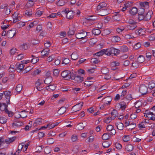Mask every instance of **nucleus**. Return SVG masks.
I'll list each match as a JSON object with an SVG mask.
<instances>
[{
	"label": "nucleus",
	"instance_id": "27",
	"mask_svg": "<svg viewBox=\"0 0 155 155\" xmlns=\"http://www.w3.org/2000/svg\"><path fill=\"white\" fill-rule=\"evenodd\" d=\"M75 78L74 74L73 73H70L68 75V76L67 77V80H69L70 79L72 80H74Z\"/></svg>",
	"mask_w": 155,
	"mask_h": 155
},
{
	"label": "nucleus",
	"instance_id": "18",
	"mask_svg": "<svg viewBox=\"0 0 155 155\" xmlns=\"http://www.w3.org/2000/svg\"><path fill=\"white\" fill-rule=\"evenodd\" d=\"M118 129L120 130H122L124 128V126L123 124L121 122L117 123L115 124Z\"/></svg>",
	"mask_w": 155,
	"mask_h": 155
},
{
	"label": "nucleus",
	"instance_id": "16",
	"mask_svg": "<svg viewBox=\"0 0 155 155\" xmlns=\"http://www.w3.org/2000/svg\"><path fill=\"white\" fill-rule=\"evenodd\" d=\"M69 72V71L68 70L63 71L61 74L62 77L65 78V79L67 80V77L68 76Z\"/></svg>",
	"mask_w": 155,
	"mask_h": 155
},
{
	"label": "nucleus",
	"instance_id": "29",
	"mask_svg": "<svg viewBox=\"0 0 155 155\" xmlns=\"http://www.w3.org/2000/svg\"><path fill=\"white\" fill-rule=\"evenodd\" d=\"M49 49L47 48L43 49L41 52V55L43 56H46L48 54Z\"/></svg>",
	"mask_w": 155,
	"mask_h": 155
},
{
	"label": "nucleus",
	"instance_id": "42",
	"mask_svg": "<svg viewBox=\"0 0 155 155\" xmlns=\"http://www.w3.org/2000/svg\"><path fill=\"white\" fill-rule=\"evenodd\" d=\"M105 49H102L99 52H97L95 54L98 56H100L105 54Z\"/></svg>",
	"mask_w": 155,
	"mask_h": 155
},
{
	"label": "nucleus",
	"instance_id": "22",
	"mask_svg": "<svg viewBox=\"0 0 155 155\" xmlns=\"http://www.w3.org/2000/svg\"><path fill=\"white\" fill-rule=\"evenodd\" d=\"M127 27L128 29L133 30L137 27V25L136 24H134L127 25Z\"/></svg>",
	"mask_w": 155,
	"mask_h": 155
},
{
	"label": "nucleus",
	"instance_id": "6",
	"mask_svg": "<svg viewBox=\"0 0 155 155\" xmlns=\"http://www.w3.org/2000/svg\"><path fill=\"white\" fill-rule=\"evenodd\" d=\"M88 32H87L85 31H83L81 33H78L76 34V37L77 39H81L85 38L87 35V34Z\"/></svg>",
	"mask_w": 155,
	"mask_h": 155
},
{
	"label": "nucleus",
	"instance_id": "50",
	"mask_svg": "<svg viewBox=\"0 0 155 155\" xmlns=\"http://www.w3.org/2000/svg\"><path fill=\"white\" fill-rule=\"evenodd\" d=\"M32 57L33 58L31 60V62L33 64H35L39 60V59L36 58L35 56L33 55H32Z\"/></svg>",
	"mask_w": 155,
	"mask_h": 155
},
{
	"label": "nucleus",
	"instance_id": "7",
	"mask_svg": "<svg viewBox=\"0 0 155 155\" xmlns=\"http://www.w3.org/2000/svg\"><path fill=\"white\" fill-rule=\"evenodd\" d=\"M16 33V29L14 28L8 31L7 33V35L8 38H12L14 36Z\"/></svg>",
	"mask_w": 155,
	"mask_h": 155
},
{
	"label": "nucleus",
	"instance_id": "59",
	"mask_svg": "<svg viewBox=\"0 0 155 155\" xmlns=\"http://www.w3.org/2000/svg\"><path fill=\"white\" fill-rule=\"evenodd\" d=\"M59 70L58 69H55L53 71V74L54 76L57 77L59 74Z\"/></svg>",
	"mask_w": 155,
	"mask_h": 155
},
{
	"label": "nucleus",
	"instance_id": "52",
	"mask_svg": "<svg viewBox=\"0 0 155 155\" xmlns=\"http://www.w3.org/2000/svg\"><path fill=\"white\" fill-rule=\"evenodd\" d=\"M51 149L50 147H46L44 149V152L46 154H48L51 153Z\"/></svg>",
	"mask_w": 155,
	"mask_h": 155
},
{
	"label": "nucleus",
	"instance_id": "48",
	"mask_svg": "<svg viewBox=\"0 0 155 155\" xmlns=\"http://www.w3.org/2000/svg\"><path fill=\"white\" fill-rule=\"evenodd\" d=\"M65 3V2L64 0H59L57 3V5L59 6H62L64 5Z\"/></svg>",
	"mask_w": 155,
	"mask_h": 155
},
{
	"label": "nucleus",
	"instance_id": "24",
	"mask_svg": "<svg viewBox=\"0 0 155 155\" xmlns=\"http://www.w3.org/2000/svg\"><path fill=\"white\" fill-rule=\"evenodd\" d=\"M34 5V3L33 1L31 0H28L25 6L27 8H30L33 6Z\"/></svg>",
	"mask_w": 155,
	"mask_h": 155
},
{
	"label": "nucleus",
	"instance_id": "57",
	"mask_svg": "<svg viewBox=\"0 0 155 155\" xmlns=\"http://www.w3.org/2000/svg\"><path fill=\"white\" fill-rule=\"evenodd\" d=\"M23 147V145L22 144H20L18 146V149L16 151V153H18V154H19V153L20 152V151L21 150Z\"/></svg>",
	"mask_w": 155,
	"mask_h": 155
},
{
	"label": "nucleus",
	"instance_id": "45",
	"mask_svg": "<svg viewBox=\"0 0 155 155\" xmlns=\"http://www.w3.org/2000/svg\"><path fill=\"white\" fill-rule=\"evenodd\" d=\"M77 127L79 130H81L84 128V126L83 125V123H80L77 125Z\"/></svg>",
	"mask_w": 155,
	"mask_h": 155
},
{
	"label": "nucleus",
	"instance_id": "12",
	"mask_svg": "<svg viewBox=\"0 0 155 155\" xmlns=\"http://www.w3.org/2000/svg\"><path fill=\"white\" fill-rule=\"evenodd\" d=\"M75 31V29L74 27V25H72L71 27L70 28L68 32V34L69 36H71L73 35Z\"/></svg>",
	"mask_w": 155,
	"mask_h": 155
},
{
	"label": "nucleus",
	"instance_id": "35",
	"mask_svg": "<svg viewBox=\"0 0 155 155\" xmlns=\"http://www.w3.org/2000/svg\"><path fill=\"white\" fill-rule=\"evenodd\" d=\"M111 115L114 116L113 119H114L118 115L117 111L115 110H113L111 113Z\"/></svg>",
	"mask_w": 155,
	"mask_h": 155
},
{
	"label": "nucleus",
	"instance_id": "26",
	"mask_svg": "<svg viewBox=\"0 0 155 155\" xmlns=\"http://www.w3.org/2000/svg\"><path fill=\"white\" fill-rule=\"evenodd\" d=\"M105 103L106 104H108L110 103L112 100V97L110 96H108L106 98H104Z\"/></svg>",
	"mask_w": 155,
	"mask_h": 155
},
{
	"label": "nucleus",
	"instance_id": "1",
	"mask_svg": "<svg viewBox=\"0 0 155 155\" xmlns=\"http://www.w3.org/2000/svg\"><path fill=\"white\" fill-rule=\"evenodd\" d=\"M7 105L5 103L1 104L0 103V110H4L5 112L8 114L9 117H11L13 115V113L11 111H8L7 109Z\"/></svg>",
	"mask_w": 155,
	"mask_h": 155
},
{
	"label": "nucleus",
	"instance_id": "3",
	"mask_svg": "<svg viewBox=\"0 0 155 155\" xmlns=\"http://www.w3.org/2000/svg\"><path fill=\"white\" fill-rule=\"evenodd\" d=\"M139 90L142 95H145L147 93L148 89L145 85L142 84L140 86Z\"/></svg>",
	"mask_w": 155,
	"mask_h": 155
},
{
	"label": "nucleus",
	"instance_id": "58",
	"mask_svg": "<svg viewBox=\"0 0 155 155\" xmlns=\"http://www.w3.org/2000/svg\"><path fill=\"white\" fill-rule=\"evenodd\" d=\"M71 139L73 142L76 141L78 140L77 136L75 134L72 135L71 137Z\"/></svg>",
	"mask_w": 155,
	"mask_h": 155
},
{
	"label": "nucleus",
	"instance_id": "32",
	"mask_svg": "<svg viewBox=\"0 0 155 155\" xmlns=\"http://www.w3.org/2000/svg\"><path fill=\"white\" fill-rule=\"evenodd\" d=\"M145 58L144 57L140 55L138 58L137 61L139 63H142L144 61Z\"/></svg>",
	"mask_w": 155,
	"mask_h": 155
},
{
	"label": "nucleus",
	"instance_id": "47",
	"mask_svg": "<svg viewBox=\"0 0 155 155\" xmlns=\"http://www.w3.org/2000/svg\"><path fill=\"white\" fill-rule=\"evenodd\" d=\"M112 120H113V118H112L111 117H109L104 120V122L108 124L110 123Z\"/></svg>",
	"mask_w": 155,
	"mask_h": 155
},
{
	"label": "nucleus",
	"instance_id": "21",
	"mask_svg": "<svg viewBox=\"0 0 155 155\" xmlns=\"http://www.w3.org/2000/svg\"><path fill=\"white\" fill-rule=\"evenodd\" d=\"M52 81V77L50 76L46 78L44 80V83L46 84H50Z\"/></svg>",
	"mask_w": 155,
	"mask_h": 155
},
{
	"label": "nucleus",
	"instance_id": "5",
	"mask_svg": "<svg viewBox=\"0 0 155 155\" xmlns=\"http://www.w3.org/2000/svg\"><path fill=\"white\" fill-rule=\"evenodd\" d=\"M83 102H81L78 104L74 106L72 108L71 110L73 111L76 112L80 110L83 106Z\"/></svg>",
	"mask_w": 155,
	"mask_h": 155
},
{
	"label": "nucleus",
	"instance_id": "36",
	"mask_svg": "<svg viewBox=\"0 0 155 155\" xmlns=\"http://www.w3.org/2000/svg\"><path fill=\"white\" fill-rule=\"evenodd\" d=\"M32 14L33 12L31 9H28L25 11V15L28 17H30Z\"/></svg>",
	"mask_w": 155,
	"mask_h": 155
},
{
	"label": "nucleus",
	"instance_id": "43",
	"mask_svg": "<svg viewBox=\"0 0 155 155\" xmlns=\"http://www.w3.org/2000/svg\"><path fill=\"white\" fill-rule=\"evenodd\" d=\"M111 143H110L107 141H105L102 143V146L104 148H108L110 145Z\"/></svg>",
	"mask_w": 155,
	"mask_h": 155
},
{
	"label": "nucleus",
	"instance_id": "20",
	"mask_svg": "<svg viewBox=\"0 0 155 155\" xmlns=\"http://www.w3.org/2000/svg\"><path fill=\"white\" fill-rule=\"evenodd\" d=\"M148 2H141L140 3V5L141 7V8H144V9L148 8Z\"/></svg>",
	"mask_w": 155,
	"mask_h": 155
},
{
	"label": "nucleus",
	"instance_id": "8",
	"mask_svg": "<svg viewBox=\"0 0 155 155\" xmlns=\"http://www.w3.org/2000/svg\"><path fill=\"white\" fill-rule=\"evenodd\" d=\"M12 124L13 127L16 128L22 126L24 124V123L22 121L17 120L15 121Z\"/></svg>",
	"mask_w": 155,
	"mask_h": 155
},
{
	"label": "nucleus",
	"instance_id": "60",
	"mask_svg": "<svg viewBox=\"0 0 155 155\" xmlns=\"http://www.w3.org/2000/svg\"><path fill=\"white\" fill-rule=\"evenodd\" d=\"M20 48L22 50H26L28 48V46L25 43L21 45L20 46Z\"/></svg>",
	"mask_w": 155,
	"mask_h": 155
},
{
	"label": "nucleus",
	"instance_id": "38",
	"mask_svg": "<svg viewBox=\"0 0 155 155\" xmlns=\"http://www.w3.org/2000/svg\"><path fill=\"white\" fill-rule=\"evenodd\" d=\"M151 17V12H147L146 16H145V20L147 21L150 20Z\"/></svg>",
	"mask_w": 155,
	"mask_h": 155
},
{
	"label": "nucleus",
	"instance_id": "44",
	"mask_svg": "<svg viewBox=\"0 0 155 155\" xmlns=\"http://www.w3.org/2000/svg\"><path fill=\"white\" fill-rule=\"evenodd\" d=\"M155 87V83L151 81L149 83L148 87L150 89H152Z\"/></svg>",
	"mask_w": 155,
	"mask_h": 155
},
{
	"label": "nucleus",
	"instance_id": "33",
	"mask_svg": "<svg viewBox=\"0 0 155 155\" xmlns=\"http://www.w3.org/2000/svg\"><path fill=\"white\" fill-rule=\"evenodd\" d=\"M125 149L128 152L131 151L133 149V147L131 144H128L126 146Z\"/></svg>",
	"mask_w": 155,
	"mask_h": 155
},
{
	"label": "nucleus",
	"instance_id": "17",
	"mask_svg": "<svg viewBox=\"0 0 155 155\" xmlns=\"http://www.w3.org/2000/svg\"><path fill=\"white\" fill-rule=\"evenodd\" d=\"M129 12L130 14L134 15L136 14L138 12V10L136 7H133L130 10Z\"/></svg>",
	"mask_w": 155,
	"mask_h": 155
},
{
	"label": "nucleus",
	"instance_id": "13",
	"mask_svg": "<svg viewBox=\"0 0 155 155\" xmlns=\"http://www.w3.org/2000/svg\"><path fill=\"white\" fill-rule=\"evenodd\" d=\"M114 48L111 47L109 48L105 49V54L107 55L110 56L113 54Z\"/></svg>",
	"mask_w": 155,
	"mask_h": 155
},
{
	"label": "nucleus",
	"instance_id": "31",
	"mask_svg": "<svg viewBox=\"0 0 155 155\" xmlns=\"http://www.w3.org/2000/svg\"><path fill=\"white\" fill-rule=\"evenodd\" d=\"M46 89L49 91H52L55 89V86L54 85L50 84L46 87Z\"/></svg>",
	"mask_w": 155,
	"mask_h": 155
},
{
	"label": "nucleus",
	"instance_id": "34",
	"mask_svg": "<svg viewBox=\"0 0 155 155\" xmlns=\"http://www.w3.org/2000/svg\"><path fill=\"white\" fill-rule=\"evenodd\" d=\"M71 58L72 59L75 60L78 59V56L76 52H73L71 55Z\"/></svg>",
	"mask_w": 155,
	"mask_h": 155
},
{
	"label": "nucleus",
	"instance_id": "54",
	"mask_svg": "<svg viewBox=\"0 0 155 155\" xmlns=\"http://www.w3.org/2000/svg\"><path fill=\"white\" fill-rule=\"evenodd\" d=\"M54 142V140L53 138H48L47 139V143L49 144H53Z\"/></svg>",
	"mask_w": 155,
	"mask_h": 155
},
{
	"label": "nucleus",
	"instance_id": "55",
	"mask_svg": "<svg viewBox=\"0 0 155 155\" xmlns=\"http://www.w3.org/2000/svg\"><path fill=\"white\" fill-rule=\"evenodd\" d=\"M138 64L139 63L137 61L134 62L133 61L132 63V66L135 68H137L139 66Z\"/></svg>",
	"mask_w": 155,
	"mask_h": 155
},
{
	"label": "nucleus",
	"instance_id": "10",
	"mask_svg": "<svg viewBox=\"0 0 155 155\" xmlns=\"http://www.w3.org/2000/svg\"><path fill=\"white\" fill-rule=\"evenodd\" d=\"M97 11L99 13V15L102 16L107 15L108 14L107 8H106L105 9H103Z\"/></svg>",
	"mask_w": 155,
	"mask_h": 155
},
{
	"label": "nucleus",
	"instance_id": "51",
	"mask_svg": "<svg viewBox=\"0 0 155 155\" xmlns=\"http://www.w3.org/2000/svg\"><path fill=\"white\" fill-rule=\"evenodd\" d=\"M102 138L103 140H106L109 139V134L107 133H105L102 136Z\"/></svg>",
	"mask_w": 155,
	"mask_h": 155
},
{
	"label": "nucleus",
	"instance_id": "53",
	"mask_svg": "<svg viewBox=\"0 0 155 155\" xmlns=\"http://www.w3.org/2000/svg\"><path fill=\"white\" fill-rule=\"evenodd\" d=\"M123 141L125 142H127L130 140V137L129 135H124L123 137Z\"/></svg>",
	"mask_w": 155,
	"mask_h": 155
},
{
	"label": "nucleus",
	"instance_id": "56",
	"mask_svg": "<svg viewBox=\"0 0 155 155\" xmlns=\"http://www.w3.org/2000/svg\"><path fill=\"white\" fill-rule=\"evenodd\" d=\"M114 51H113V54L115 55H116L118 54H119L120 52V50L116 49L114 48Z\"/></svg>",
	"mask_w": 155,
	"mask_h": 155
},
{
	"label": "nucleus",
	"instance_id": "41",
	"mask_svg": "<svg viewBox=\"0 0 155 155\" xmlns=\"http://www.w3.org/2000/svg\"><path fill=\"white\" fill-rule=\"evenodd\" d=\"M120 108L122 110H124L126 107V103L124 102H122L119 104Z\"/></svg>",
	"mask_w": 155,
	"mask_h": 155
},
{
	"label": "nucleus",
	"instance_id": "9",
	"mask_svg": "<svg viewBox=\"0 0 155 155\" xmlns=\"http://www.w3.org/2000/svg\"><path fill=\"white\" fill-rule=\"evenodd\" d=\"M107 4L105 2H102L100 3L99 5L97 7V11L101 10L103 9H105L106 7Z\"/></svg>",
	"mask_w": 155,
	"mask_h": 155
},
{
	"label": "nucleus",
	"instance_id": "64",
	"mask_svg": "<svg viewBox=\"0 0 155 155\" xmlns=\"http://www.w3.org/2000/svg\"><path fill=\"white\" fill-rule=\"evenodd\" d=\"M141 46V44L140 43H137L134 46V48L135 50H137Z\"/></svg>",
	"mask_w": 155,
	"mask_h": 155
},
{
	"label": "nucleus",
	"instance_id": "23",
	"mask_svg": "<svg viewBox=\"0 0 155 155\" xmlns=\"http://www.w3.org/2000/svg\"><path fill=\"white\" fill-rule=\"evenodd\" d=\"M120 38L118 36H113L111 39L112 41L114 42H118L120 41Z\"/></svg>",
	"mask_w": 155,
	"mask_h": 155
},
{
	"label": "nucleus",
	"instance_id": "15",
	"mask_svg": "<svg viewBox=\"0 0 155 155\" xmlns=\"http://www.w3.org/2000/svg\"><path fill=\"white\" fill-rule=\"evenodd\" d=\"M13 16V18L14 19L13 20V23H16L18 21H20L21 18V16H18L16 12L14 13Z\"/></svg>",
	"mask_w": 155,
	"mask_h": 155
},
{
	"label": "nucleus",
	"instance_id": "30",
	"mask_svg": "<svg viewBox=\"0 0 155 155\" xmlns=\"http://www.w3.org/2000/svg\"><path fill=\"white\" fill-rule=\"evenodd\" d=\"M66 110V109L64 107H61L58 111V113L59 114H63Z\"/></svg>",
	"mask_w": 155,
	"mask_h": 155
},
{
	"label": "nucleus",
	"instance_id": "2",
	"mask_svg": "<svg viewBox=\"0 0 155 155\" xmlns=\"http://www.w3.org/2000/svg\"><path fill=\"white\" fill-rule=\"evenodd\" d=\"M61 13L64 14V13L66 14V18L68 19H72L73 17V12L72 11H69L68 9H66L64 11L61 12Z\"/></svg>",
	"mask_w": 155,
	"mask_h": 155
},
{
	"label": "nucleus",
	"instance_id": "11",
	"mask_svg": "<svg viewBox=\"0 0 155 155\" xmlns=\"http://www.w3.org/2000/svg\"><path fill=\"white\" fill-rule=\"evenodd\" d=\"M121 18V15L119 12H115L113 14V18L114 20L117 21H119L120 20Z\"/></svg>",
	"mask_w": 155,
	"mask_h": 155
},
{
	"label": "nucleus",
	"instance_id": "46",
	"mask_svg": "<svg viewBox=\"0 0 155 155\" xmlns=\"http://www.w3.org/2000/svg\"><path fill=\"white\" fill-rule=\"evenodd\" d=\"M101 72L102 73L106 74L109 72V70L107 68H103L101 69Z\"/></svg>",
	"mask_w": 155,
	"mask_h": 155
},
{
	"label": "nucleus",
	"instance_id": "4",
	"mask_svg": "<svg viewBox=\"0 0 155 155\" xmlns=\"http://www.w3.org/2000/svg\"><path fill=\"white\" fill-rule=\"evenodd\" d=\"M106 130L107 131L110 132L109 134L110 135H114L116 133V130L111 125H108L106 127Z\"/></svg>",
	"mask_w": 155,
	"mask_h": 155
},
{
	"label": "nucleus",
	"instance_id": "25",
	"mask_svg": "<svg viewBox=\"0 0 155 155\" xmlns=\"http://www.w3.org/2000/svg\"><path fill=\"white\" fill-rule=\"evenodd\" d=\"M75 81L78 83H80L82 82L83 80V77H81L79 76H77L75 77V78L74 79Z\"/></svg>",
	"mask_w": 155,
	"mask_h": 155
},
{
	"label": "nucleus",
	"instance_id": "37",
	"mask_svg": "<svg viewBox=\"0 0 155 155\" xmlns=\"http://www.w3.org/2000/svg\"><path fill=\"white\" fill-rule=\"evenodd\" d=\"M101 33V31L98 29H94L92 30L93 34L95 35H99Z\"/></svg>",
	"mask_w": 155,
	"mask_h": 155
},
{
	"label": "nucleus",
	"instance_id": "39",
	"mask_svg": "<svg viewBox=\"0 0 155 155\" xmlns=\"http://www.w3.org/2000/svg\"><path fill=\"white\" fill-rule=\"evenodd\" d=\"M7 120V119L5 117L1 116L0 117V123L2 124L5 123Z\"/></svg>",
	"mask_w": 155,
	"mask_h": 155
},
{
	"label": "nucleus",
	"instance_id": "61",
	"mask_svg": "<svg viewBox=\"0 0 155 155\" xmlns=\"http://www.w3.org/2000/svg\"><path fill=\"white\" fill-rule=\"evenodd\" d=\"M25 22L21 21L17 25V27L20 28L25 26Z\"/></svg>",
	"mask_w": 155,
	"mask_h": 155
},
{
	"label": "nucleus",
	"instance_id": "49",
	"mask_svg": "<svg viewBox=\"0 0 155 155\" xmlns=\"http://www.w3.org/2000/svg\"><path fill=\"white\" fill-rule=\"evenodd\" d=\"M70 61L69 59L67 58H63L62 62V64H67L69 63Z\"/></svg>",
	"mask_w": 155,
	"mask_h": 155
},
{
	"label": "nucleus",
	"instance_id": "40",
	"mask_svg": "<svg viewBox=\"0 0 155 155\" xmlns=\"http://www.w3.org/2000/svg\"><path fill=\"white\" fill-rule=\"evenodd\" d=\"M22 88V85L21 84H19L17 86L15 90L17 92H19L21 91Z\"/></svg>",
	"mask_w": 155,
	"mask_h": 155
},
{
	"label": "nucleus",
	"instance_id": "28",
	"mask_svg": "<svg viewBox=\"0 0 155 155\" xmlns=\"http://www.w3.org/2000/svg\"><path fill=\"white\" fill-rule=\"evenodd\" d=\"M135 32L136 34L139 35L140 36H142L144 34V31L141 28L139 30H136Z\"/></svg>",
	"mask_w": 155,
	"mask_h": 155
},
{
	"label": "nucleus",
	"instance_id": "19",
	"mask_svg": "<svg viewBox=\"0 0 155 155\" xmlns=\"http://www.w3.org/2000/svg\"><path fill=\"white\" fill-rule=\"evenodd\" d=\"M16 137H14L11 138H7L5 139V141L7 143H10L13 142L16 139Z\"/></svg>",
	"mask_w": 155,
	"mask_h": 155
},
{
	"label": "nucleus",
	"instance_id": "14",
	"mask_svg": "<svg viewBox=\"0 0 155 155\" xmlns=\"http://www.w3.org/2000/svg\"><path fill=\"white\" fill-rule=\"evenodd\" d=\"M16 67L18 72H20L24 68L25 65L22 64L17 63L16 64Z\"/></svg>",
	"mask_w": 155,
	"mask_h": 155
},
{
	"label": "nucleus",
	"instance_id": "62",
	"mask_svg": "<svg viewBox=\"0 0 155 155\" xmlns=\"http://www.w3.org/2000/svg\"><path fill=\"white\" fill-rule=\"evenodd\" d=\"M55 56L54 55H52L49 56L47 59V61L49 62L52 61L55 58Z\"/></svg>",
	"mask_w": 155,
	"mask_h": 155
},
{
	"label": "nucleus",
	"instance_id": "63",
	"mask_svg": "<svg viewBox=\"0 0 155 155\" xmlns=\"http://www.w3.org/2000/svg\"><path fill=\"white\" fill-rule=\"evenodd\" d=\"M146 125L145 124V123L142 121L140 124H139L138 127L140 129L143 128L145 127Z\"/></svg>",
	"mask_w": 155,
	"mask_h": 155
}]
</instances>
